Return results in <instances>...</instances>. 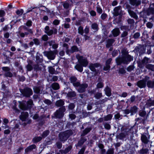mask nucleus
I'll return each instance as SVG.
<instances>
[{
    "label": "nucleus",
    "mask_w": 154,
    "mask_h": 154,
    "mask_svg": "<svg viewBox=\"0 0 154 154\" xmlns=\"http://www.w3.org/2000/svg\"><path fill=\"white\" fill-rule=\"evenodd\" d=\"M133 60V57L130 55H126L122 56V57H118L116 59V62L118 65L122 63L127 64Z\"/></svg>",
    "instance_id": "nucleus-1"
},
{
    "label": "nucleus",
    "mask_w": 154,
    "mask_h": 154,
    "mask_svg": "<svg viewBox=\"0 0 154 154\" xmlns=\"http://www.w3.org/2000/svg\"><path fill=\"white\" fill-rule=\"evenodd\" d=\"M19 106L20 108L23 110H26L28 109L31 108L33 107L34 104L32 100L29 99L27 102L26 105L23 102L19 101Z\"/></svg>",
    "instance_id": "nucleus-2"
},
{
    "label": "nucleus",
    "mask_w": 154,
    "mask_h": 154,
    "mask_svg": "<svg viewBox=\"0 0 154 154\" xmlns=\"http://www.w3.org/2000/svg\"><path fill=\"white\" fill-rule=\"evenodd\" d=\"M72 134V132L71 130L61 132L59 134V139L61 141H65Z\"/></svg>",
    "instance_id": "nucleus-3"
},
{
    "label": "nucleus",
    "mask_w": 154,
    "mask_h": 154,
    "mask_svg": "<svg viewBox=\"0 0 154 154\" xmlns=\"http://www.w3.org/2000/svg\"><path fill=\"white\" fill-rule=\"evenodd\" d=\"M58 51L57 50H55L54 51H45L44 52L43 54L48 59L53 60L54 59Z\"/></svg>",
    "instance_id": "nucleus-4"
},
{
    "label": "nucleus",
    "mask_w": 154,
    "mask_h": 154,
    "mask_svg": "<svg viewBox=\"0 0 154 154\" xmlns=\"http://www.w3.org/2000/svg\"><path fill=\"white\" fill-rule=\"evenodd\" d=\"M76 57L79 64L83 66L86 67L88 65V62L86 58L80 56L79 54L77 55Z\"/></svg>",
    "instance_id": "nucleus-5"
},
{
    "label": "nucleus",
    "mask_w": 154,
    "mask_h": 154,
    "mask_svg": "<svg viewBox=\"0 0 154 154\" xmlns=\"http://www.w3.org/2000/svg\"><path fill=\"white\" fill-rule=\"evenodd\" d=\"M20 91L23 96L26 97H29L33 94L32 90L29 88H26Z\"/></svg>",
    "instance_id": "nucleus-6"
},
{
    "label": "nucleus",
    "mask_w": 154,
    "mask_h": 154,
    "mask_svg": "<svg viewBox=\"0 0 154 154\" xmlns=\"http://www.w3.org/2000/svg\"><path fill=\"white\" fill-rule=\"evenodd\" d=\"M149 77L146 76L143 79L138 82L137 86L141 88L145 87L146 86V82L149 79Z\"/></svg>",
    "instance_id": "nucleus-7"
},
{
    "label": "nucleus",
    "mask_w": 154,
    "mask_h": 154,
    "mask_svg": "<svg viewBox=\"0 0 154 154\" xmlns=\"http://www.w3.org/2000/svg\"><path fill=\"white\" fill-rule=\"evenodd\" d=\"M44 32L49 36L53 34H56L57 33V29L55 28H53L52 29H50L48 26H46L45 28Z\"/></svg>",
    "instance_id": "nucleus-8"
},
{
    "label": "nucleus",
    "mask_w": 154,
    "mask_h": 154,
    "mask_svg": "<svg viewBox=\"0 0 154 154\" xmlns=\"http://www.w3.org/2000/svg\"><path fill=\"white\" fill-rule=\"evenodd\" d=\"M66 110L64 107L60 108L55 113V116L57 118H60L62 117L64 115V112Z\"/></svg>",
    "instance_id": "nucleus-9"
},
{
    "label": "nucleus",
    "mask_w": 154,
    "mask_h": 154,
    "mask_svg": "<svg viewBox=\"0 0 154 154\" xmlns=\"http://www.w3.org/2000/svg\"><path fill=\"white\" fill-rule=\"evenodd\" d=\"M100 65L97 63H91L90 64L89 68L91 71L96 72L97 70V68Z\"/></svg>",
    "instance_id": "nucleus-10"
},
{
    "label": "nucleus",
    "mask_w": 154,
    "mask_h": 154,
    "mask_svg": "<svg viewBox=\"0 0 154 154\" xmlns=\"http://www.w3.org/2000/svg\"><path fill=\"white\" fill-rule=\"evenodd\" d=\"M43 89V85H42L39 86H34L33 88L34 92L37 94L40 93Z\"/></svg>",
    "instance_id": "nucleus-11"
},
{
    "label": "nucleus",
    "mask_w": 154,
    "mask_h": 154,
    "mask_svg": "<svg viewBox=\"0 0 154 154\" xmlns=\"http://www.w3.org/2000/svg\"><path fill=\"white\" fill-rule=\"evenodd\" d=\"M88 85L87 84H83L79 86V88L77 89L78 91L79 92L82 93L85 91V88L88 87Z\"/></svg>",
    "instance_id": "nucleus-12"
},
{
    "label": "nucleus",
    "mask_w": 154,
    "mask_h": 154,
    "mask_svg": "<svg viewBox=\"0 0 154 154\" xmlns=\"http://www.w3.org/2000/svg\"><path fill=\"white\" fill-rule=\"evenodd\" d=\"M28 116V113L27 112H23L21 113L20 116V119L22 121H25Z\"/></svg>",
    "instance_id": "nucleus-13"
},
{
    "label": "nucleus",
    "mask_w": 154,
    "mask_h": 154,
    "mask_svg": "<svg viewBox=\"0 0 154 154\" xmlns=\"http://www.w3.org/2000/svg\"><path fill=\"white\" fill-rule=\"evenodd\" d=\"M49 45L50 46H52V48L54 49H57L58 46V44L55 43V41L51 40L48 42Z\"/></svg>",
    "instance_id": "nucleus-14"
},
{
    "label": "nucleus",
    "mask_w": 154,
    "mask_h": 154,
    "mask_svg": "<svg viewBox=\"0 0 154 154\" xmlns=\"http://www.w3.org/2000/svg\"><path fill=\"white\" fill-rule=\"evenodd\" d=\"M129 1L130 4L133 6H137L141 3L140 0H129Z\"/></svg>",
    "instance_id": "nucleus-15"
},
{
    "label": "nucleus",
    "mask_w": 154,
    "mask_h": 154,
    "mask_svg": "<svg viewBox=\"0 0 154 154\" xmlns=\"http://www.w3.org/2000/svg\"><path fill=\"white\" fill-rule=\"evenodd\" d=\"M120 7L118 6L116 7L114 9V12L113 14L115 16H117L120 14L121 11Z\"/></svg>",
    "instance_id": "nucleus-16"
},
{
    "label": "nucleus",
    "mask_w": 154,
    "mask_h": 154,
    "mask_svg": "<svg viewBox=\"0 0 154 154\" xmlns=\"http://www.w3.org/2000/svg\"><path fill=\"white\" fill-rule=\"evenodd\" d=\"M112 33L114 37H116L120 33V30L119 28H115L112 31Z\"/></svg>",
    "instance_id": "nucleus-17"
},
{
    "label": "nucleus",
    "mask_w": 154,
    "mask_h": 154,
    "mask_svg": "<svg viewBox=\"0 0 154 154\" xmlns=\"http://www.w3.org/2000/svg\"><path fill=\"white\" fill-rule=\"evenodd\" d=\"M36 146L35 144H32L27 147L25 149L26 152H29L32 151L33 149H35Z\"/></svg>",
    "instance_id": "nucleus-18"
},
{
    "label": "nucleus",
    "mask_w": 154,
    "mask_h": 154,
    "mask_svg": "<svg viewBox=\"0 0 154 154\" xmlns=\"http://www.w3.org/2000/svg\"><path fill=\"white\" fill-rule=\"evenodd\" d=\"M141 140L143 142L147 144L149 142L147 137L145 135L142 134L141 137Z\"/></svg>",
    "instance_id": "nucleus-19"
},
{
    "label": "nucleus",
    "mask_w": 154,
    "mask_h": 154,
    "mask_svg": "<svg viewBox=\"0 0 154 154\" xmlns=\"http://www.w3.org/2000/svg\"><path fill=\"white\" fill-rule=\"evenodd\" d=\"M72 148V147L71 146H69L67 148H66L64 150H60V152L62 154H66Z\"/></svg>",
    "instance_id": "nucleus-20"
},
{
    "label": "nucleus",
    "mask_w": 154,
    "mask_h": 154,
    "mask_svg": "<svg viewBox=\"0 0 154 154\" xmlns=\"http://www.w3.org/2000/svg\"><path fill=\"white\" fill-rule=\"evenodd\" d=\"M115 40L112 39H109L107 42L106 47L107 48H109L112 46V44L114 42Z\"/></svg>",
    "instance_id": "nucleus-21"
},
{
    "label": "nucleus",
    "mask_w": 154,
    "mask_h": 154,
    "mask_svg": "<svg viewBox=\"0 0 154 154\" xmlns=\"http://www.w3.org/2000/svg\"><path fill=\"white\" fill-rule=\"evenodd\" d=\"M137 108L136 106L131 107L130 109L131 115H133L135 113L137 112Z\"/></svg>",
    "instance_id": "nucleus-22"
},
{
    "label": "nucleus",
    "mask_w": 154,
    "mask_h": 154,
    "mask_svg": "<svg viewBox=\"0 0 154 154\" xmlns=\"http://www.w3.org/2000/svg\"><path fill=\"white\" fill-rule=\"evenodd\" d=\"M82 66L80 64H77L75 66V68L79 71L81 72L83 70V68Z\"/></svg>",
    "instance_id": "nucleus-23"
},
{
    "label": "nucleus",
    "mask_w": 154,
    "mask_h": 154,
    "mask_svg": "<svg viewBox=\"0 0 154 154\" xmlns=\"http://www.w3.org/2000/svg\"><path fill=\"white\" fill-rule=\"evenodd\" d=\"M128 12L130 15L132 17L137 19V16L136 14L133 11L130 10H128Z\"/></svg>",
    "instance_id": "nucleus-24"
},
{
    "label": "nucleus",
    "mask_w": 154,
    "mask_h": 154,
    "mask_svg": "<svg viewBox=\"0 0 154 154\" xmlns=\"http://www.w3.org/2000/svg\"><path fill=\"white\" fill-rule=\"evenodd\" d=\"M64 104V102L61 100L57 101L56 103V106L58 107L63 106Z\"/></svg>",
    "instance_id": "nucleus-25"
},
{
    "label": "nucleus",
    "mask_w": 154,
    "mask_h": 154,
    "mask_svg": "<svg viewBox=\"0 0 154 154\" xmlns=\"http://www.w3.org/2000/svg\"><path fill=\"white\" fill-rule=\"evenodd\" d=\"M106 95L108 96H110L111 95L110 89L108 87H106L104 90Z\"/></svg>",
    "instance_id": "nucleus-26"
},
{
    "label": "nucleus",
    "mask_w": 154,
    "mask_h": 154,
    "mask_svg": "<svg viewBox=\"0 0 154 154\" xmlns=\"http://www.w3.org/2000/svg\"><path fill=\"white\" fill-rule=\"evenodd\" d=\"M147 85L149 88H153L154 87V81H148L147 82Z\"/></svg>",
    "instance_id": "nucleus-27"
},
{
    "label": "nucleus",
    "mask_w": 154,
    "mask_h": 154,
    "mask_svg": "<svg viewBox=\"0 0 154 154\" xmlns=\"http://www.w3.org/2000/svg\"><path fill=\"white\" fill-rule=\"evenodd\" d=\"M42 139V138L40 137H35L33 138L32 141L34 143H36L39 142Z\"/></svg>",
    "instance_id": "nucleus-28"
},
{
    "label": "nucleus",
    "mask_w": 154,
    "mask_h": 154,
    "mask_svg": "<svg viewBox=\"0 0 154 154\" xmlns=\"http://www.w3.org/2000/svg\"><path fill=\"white\" fill-rule=\"evenodd\" d=\"M52 87L53 89L57 90L59 89V85L57 83H54L52 85Z\"/></svg>",
    "instance_id": "nucleus-29"
},
{
    "label": "nucleus",
    "mask_w": 154,
    "mask_h": 154,
    "mask_svg": "<svg viewBox=\"0 0 154 154\" xmlns=\"http://www.w3.org/2000/svg\"><path fill=\"white\" fill-rule=\"evenodd\" d=\"M91 130V129L90 128H86L83 131V133L81 134V135L83 136L85 135L88 133Z\"/></svg>",
    "instance_id": "nucleus-30"
},
{
    "label": "nucleus",
    "mask_w": 154,
    "mask_h": 154,
    "mask_svg": "<svg viewBox=\"0 0 154 154\" xmlns=\"http://www.w3.org/2000/svg\"><path fill=\"white\" fill-rule=\"evenodd\" d=\"M122 57L126 56V55H129L128 54V52L126 48H123L122 51Z\"/></svg>",
    "instance_id": "nucleus-31"
},
{
    "label": "nucleus",
    "mask_w": 154,
    "mask_h": 154,
    "mask_svg": "<svg viewBox=\"0 0 154 154\" xmlns=\"http://www.w3.org/2000/svg\"><path fill=\"white\" fill-rule=\"evenodd\" d=\"M112 116L111 114H109L104 117V120L106 121L110 120L112 118Z\"/></svg>",
    "instance_id": "nucleus-32"
},
{
    "label": "nucleus",
    "mask_w": 154,
    "mask_h": 154,
    "mask_svg": "<svg viewBox=\"0 0 154 154\" xmlns=\"http://www.w3.org/2000/svg\"><path fill=\"white\" fill-rule=\"evenodd\" d=\"M68 97H74L76 95V94L74 91L69 92L67 94Z\"/></svg>",
    "instance_id": "nucleus-33"
},
{
    "label": "nucleus",
    "mask_w": 154,
    "mask_h": 154,
    "mask_svg": "<svg viewBox=\"0 0 154 154\" xmlns=\"http://www.w3.org/2000/svg\"><path fill=\"white\" fill-rule=\"evenodd\" d=\"M146 67L148 69L151 70L152 71L154 70V65L149 64L146 65Z\"/></svg>",
    "instance_id": "nucleus-34"
},
{
    "label": "nucleus",
    "mask_w": 154,
    "mask_h": 154,
    "mask_svg": "<svg viewBox=\"0 0 154 154\" xmlns=\"http://www.w3.org/2000/svg\"><path fill=\"white\" fill-rule=\"evenodd\" d=\"M91 27L92 29L95 30H97L98 29V25L96 23H93L92 24Z\"/></svg>",
    "instance_id": "nucleus-35"
},
{
    "label": "nucleus",
    "mask_w": 154,
    "mask_h": 154,
    "mask_svg": "<svg viewBox=\"0 0 154 154\" xmlns=\"http://www.w3.org/2000/svg\"><path fill=\"white\" fill-rule=\"evenodd\" d=\"M149 151L148 149H142L140 150V153L141 154H144L147 153Z\"/></svg>",
    "instance_id": "nucleus-36"
},
{
    "label": "nucleus",
    "mask_w": 154,
    "mask_h": 154,
    "mask_svg": "<svg viewBox=\"0 0 154 154\" xmlns=\"http://www.w3.org/2000/svg\"><path fill=\"white\" fill-rule=\"evenodd\" d=\"M49 71L51 74H54L55 73V69L51 66L48 67Z\"/></svg>",
    "instance_id": "nucleus-37"
},
{
    "label": "nucleus",
    "mask_w": 154,
    "mask_h": 154,
    "mask_svg": "<svg viewBox=\"0 0 154 154\" xmlns=\"http://www.w3.org/2000/svg\"><path fill=\"white\" fill-rule=\"evenodd\" d=\"M86 139L83 138H82L79 141L78 143V146H81L82 145L83 143L86 141Z\"/></svg>",
    "instance_id": "nucleus-38"
},
{
    "label": "nucleus",
    "mask_w": 154,
    "mask_h": 154,
    "mask_svg": "<svg viewBox=\"0 0 154 154\" xmlns=\"http://www.w3.org/2000/svg\"><path fill=\"white\" fill-rule=\"evenodd\" d=\"M14 106L12 107V109L13 110L16 112L17 113H19L20 111L19 109H18L16 107V106L15 104V102L14 101Z\"/></svg>",
    "instance_id": "nucleus-39"
},
{
    "label": "nucleus",
    "mask_w": 154,
    "mask_h": 154,
    "mask_svg": "<svg viewBox=\"0 0 154 154\" xmlns=\"http://www.w3.org/2000/svg\"><path fill=\"white\" fill-rule=\"evenodd\" d=\"M78 32L81 35H83L84 33L83 28V27L80 26L78 28Z\"/></svg>",
    "instance_id": "nucleus-40"
},
{
    "label": "nucleus",
    "mask_w": 154,
    "mask_h": 154,
    "mask_svg": "<svg viewBox=\"0 0 154 154\" xmlns=\"http://www.w3.org/2000/svg\"><path fill=\"white\" fill-rule=\"evenodd\" d=\"M78 51V49L76 46H73L71 48V52H73Z\"/></svg>",
    "instance_id": "nucleus-41"
},
{
    "label": "nucleus",
    "mask_w": 154,
    "mask_h": 154,
    "mask_svg": "<svg viewBox=\"0 0 154 154\" xmlns=\"http://www.w3.org/2000/svg\"><path fill=\"white\" fill-rule=\"evenodd\" d=\"M63 46L64 48V49H66V52L67 54H69V51L68 50V45L66 44H63Z\"/></svg>",
    "instance_id": "nucleus-42"
},
{
    "label": "nucleus",
    "mask_w": 154,
    "mask_h": 154,
    "mask_svg": "<svg viewBox=\"0 0 154 154\" xmlns=\"http://www.w3.org/2000/svg\"><path fill=\"white\" fill-rule=\"evenodd\" d=\"M102 96V93H97L95 95V97L97 99H99Z\"/></svg>",
    "instance_id": "nucleus-43"
},
{
    "label": "nucleus",
    "mask_w": 154,
    "mask_h": 154,
    "mask_svg": "<svg viewBox=\"0 0 154 154\" xmlns=\"http://www.w3.org/2000/svg\"><path fill=\"white\" fill-rule=\"evenodd\" d=\"M49 131L48 130H46L43 132L42 136L43 137H46L49 134Z\"/></svg>",
    "instance_id": "nucleus-44"
},
{
    "label": "nucleus",
    "mask_w": 154,
    "mask_h": 154,
    "mask_svg": "<svg viewBox=\"0 0 154 154\" xmlns=\"http://www.w3.org/2000/svg\"><path fill=\"white\" fill-rule=\"evenodd\" d=\"M5 75L6 76L9 77H11L13 75L12 73L9 71L6 72L5 73Z\"/></svg>",
    "instance_id": "nucleus-45"
},
{
    "label": "nucleus",
    "mask_w": 154,
    "mask_h": 154,
    "mask_svg": "<svg viewBox=\"0 0 154 154\" xmlns=\"http://www.w3.org/2000/svg\"><path fill=\"white\" fill-rule=\"evenodd\" d=\"M77 79L76 78L74 77H72L70 78V80L71 83L73 84L76 81Z\"/></svg>",
    "instance_id": "nucleus-46"
},
{
    "label": "nucleus",
    "mask_w": 154,
    "mask_h": 154,
    "mask_svg": "<svg viewBox=\"0 0 154 154\" xmlns=\"http://www.w3.org/2000/svg\"><path fill=\"white\" fill-rule=\"evenodd\" d=\"M26 68L28 71H30L32 69V67L31 65L29 64L26 66Z\"/></svg>",
    "instance_id": "nucleus-47"
},
{
    "label": "nucleus",
    "mask_w": 154,
    "mask_h": 154,
    "mask_svg": "<svg viewBox=\"0 0 154 154\" xmlns=\"http://www.w3.org/2000/svg\"><path fill=\"white\" fill-rule=\"evenodd\" d=\"M146 113V112L145 111L142 110L140 111L139 115L142 117H143L145 115Z\"/></svg>",
    "instance_id": "nucleus-48"
},
{
    "label": "nucleus",
    "mask_w": 154,
    "mask_h": 154,
    "mask_svg": "<svg viewBox=\"0 0 154 154\" xmlns=\"http://www.w3.org/2000/svg\"><path fill=\"white\" fill-rule=\"evenodd\" d=\"M23 12V10L21 9L20 10H18L16 11V13L17 15H22Z\"/></svg>",
    "instance_id": "nucleus-49"
},
{
    "label": "nucleus",
    "mask_w": 154,
    "mask_h": 154,
    "mask_svg": "<svg viewBox=\"0 0 154 154\" xmlns=\"http://www.w3.org/2000/svg\"><path fill=\"white\" fill-rule=\"evenodd\" d=\"M48 37L46 35H44L42 37V39L44 41H46L48 39Z\"/></svg>",
    "instance_id": "nucleus-50"
},
{
    "label": "nucleus",
    "mask_w": 154,
    "mask_h": 154,
    "mask_svg": "<svg viewBox=\"0 0 154 154\" xmlns=\"http://www.w3.org/2000/svg\"><path fill=\"white\" fill-rule=\"evenodd\" d=\"M74 107L75 105L74 104L72 103H70L68 106L69 109L70 110L72 109Z\"/></svg>",
    "instance_id": "nucleus-51"
},
{
    "label": "nucleus",
    "mask_w": 154,
    "mask_h": 154,
    "mask_svg": "<svg viewBox=\"0 0 154 154\" xmlns=\"http://www.w3.org/2000/svg\"><path fill=\"white\" fill-rule=\"evenodd\" d=\"M5 12L4 10H0V17H4L5 15Z\"/></svg>",
    "instance_id": "nucleus-52"
},
{
    "label": "nucleus",
    "mask_w": 154,
    "mask_h": 154,
    "mask_svg": "<svg viewBox=\"0 0 154 154\" xmlns=\"http://www.w3.org/2000/svg\"><path fill=\"white\" fill-rule=\"evenodd\" d=\"M24 29L25 30H27L29 33L32 34L33 33V32L31 29H28L25 26H24Z\"/></svg>",
    "instance_id": "nucleus-53"
},
{
    "label": "nucleus",
    "mask_w": 154,
    "mask_h": 154,
    "mask_svg": "<svg viewBox=\"0 0 154 154\" xmlns=\"http://www.w3.org/2000/svg\"><path fill=\"white\" fill-rule=\"evenodd\" d=\"M60 22V21L57 20H55L53 22V24L55 25H58Z\"/></svg>",
    "instance_id": "nucleus-54"
},
{
    "label": "nucleus",
    "mask_w": 154,
    "mask_h": 154,
    "mask_svg": "<svg viewBox=\"0 0 154 154\" xmlns=\"http://www.w3.org/2000/svg\"><path fill=\"white\" fill-rule=\"evenodd\" d=\"M110 68V66L109 65L106 64V66L104 67L103 69L104 70L107 71Z\"/></svg>",
    "instance_id": "nucleus-55"
},
{
    "label": "nucleus",
    "mask_w": 154,
    "mask_h": 154,
    "mask_svg": "<svg viewBox=\"0 0 154 154\" xmlns=\"http://www.w3.org/2000/svg\"><path fill=\"white\" fill-rule=\"evenodd\" d=\"M140 36V34L139 32H137L134 34V37L135 38H138Z\"/></svg>",
    "instance_id": "nucleus-56"
},
{
    "label": "nucleus",
    "mask_w": 154,
    "mask_h": 154,
    "mask_svg": "<svg viewBox=\"0 0 154 154\" xmlns=\"http://www.w3.org/2000/svg\"><path fill=\"white\" fill-rule=\"evenodd\" d=\"M2 69L5 71L8 72L9 71L10 69L8 67H3L2 68Z\"/></svg>",
    "instance_id": "nucleus-57"
},
{
    "label": "nucleus",
    "mask_w": 154,
    "mask_h": 154,
    "mask_svg": "<svg viewBox=\"0 0 154 154\" xmlns=\"http://www.w3.org/2000/svg\"><path fill=\"white\" fill-rule=\"evenodd\" d=\"M104 127L106 129H109L110 128L111 126L108 123H106L104 125Z\"/></svg>",
    "instance_id": "nucleus-58"
},
{
    "label": "nucleus",
    "mask_w": 154,
    "mask_h": 154,
    "mask_svg": "<svg viewBox=\"0 0 154 154\" xmlns=\"http://www.w3.org/2000/svg\"><path fill=\"white\" fill-rule=\"evenodd\" d=\"M33 40L35 45H39V42L38 39L37 38H35L33 39Z\"/></svg>",
    "instance_id": "nucleus-59"
},
{
    "label": "nucleus",
    "mask_w": 154,
    "mask_h": 154,
    "mask_svg": "<svg viewBox=\"0 0 154 154\" xmlns=\"http://www.w3.org/2000/svg\"><path fill=\"white\" fill-rule=\"evenodd\" d=\"M97 12L100 14H101L102 12V10L101 8L99 7H97Z\"/></svg>",
    "instance_id": "nucleus-60"
},
{
    "label": "nucleus",
    "mask_w": 154,
    "mask_h": 154,
    "mask_svg": "<svg viewBox=\"0 0 154 154\" xmlns=\"http://www.w3.org/2000/svg\"><path fill=\"white\" fill-rule=\"evenodd\" d=\"M75 117V116L74 114H71L69 115V117L71 120L74 119Z\"/></svg>",
    "instance_id": "nucleus-61"
},
{
    "label": "nucleus",
    "mask_w": 154,
    "mask_h": 154,
    "mask_svg": "<svg viewBox=\"0 0 154 154\" xmlns=\"http://www.w3.org/2000/svg\"><path fill=\"white\" fill-rule=\"evenodd\" d=\"M114 153V151L113 149H111L108 150L106 154H113Z\"/></svg>",
    "instance_id": "nucleus-62"
},
{
    "label": "nucleus",
    "mask_w": 154,
    "mask_h": 154,
    "mask_svg": "<svg viewBox=\"0 0 154 154\" xmlns=\"http://www.w3.org/2000/svg\"><path fill=\"white\" fill-rule=\"evenodd\" d=\"M56 145L57 146V147L59 149H60L62 146V145L61 143L60 142L57 143Z\"/></svg>",
    "instance_id": "nucleus-63"
},
{
    "label": "nucleus",
    "mask_w": 154,
    "mask_h": 154,
    "mask_svg": "<svg viewBox=\"0 0 154 154\" xmlns=\"http://www.w3.org/2000/svg\"><path fill=\"white\" fill-rule=\"evenodd\" d=\"M26 25L27 26H30L32 25V22L30 20H28L26 23Z\"/></svg>",
    "instance_id": "nucleus-64"
}]
</instances>
